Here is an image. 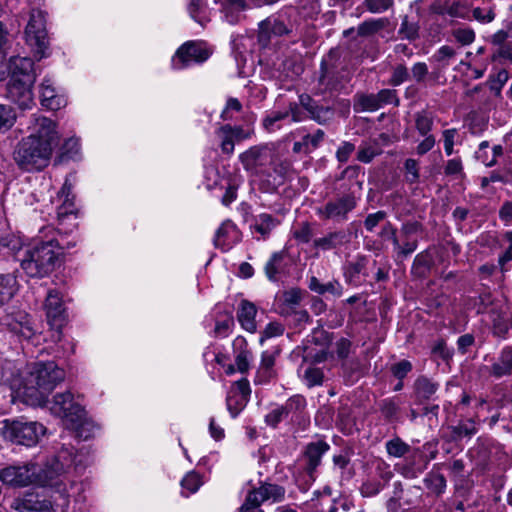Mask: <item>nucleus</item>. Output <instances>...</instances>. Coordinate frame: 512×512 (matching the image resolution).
<instances>
[{
	"instance_id": "1",
	"label": "nucleus",
	"mask_w": 512,
	"mask_h": 512,
	"mask_svg": "<svg viewBox=\"0 0 512 512\" xmlns=\"http://www.w3.org/2000/svg\"><path fill=\"white\" fill-rule=\"evenodd\" d=\"M64 378L63 369L53 361L31 363L16 391L17 397L27 405L43 406L47 403L49 394Z\"/></svg>"
},
{
	"instance_id": "2",
	"label": "nucleus",
	"mask_w": 512,
	"mask_h": 512,
	"mask_svg": "<svg viewBox=\"0 0 512 512\" xmlns=\"http://www.w3.org/2000/svg\"><path fill=\"white\" fill-rule=\"evenodd\" d=\"M58 260L54 240L27 246L22 250L20 266L29 277H44L52 272Z\"/></svg>"
},
{
	"instance_id": "3",
	"label": "nucleus",
	"mask_w": 512,
	"mask_h": 512,
	"mask_svg": "<svg viewBox=\"0 0 512 512\" xmlns=\"http://www.w3.org/2000/svg\"><path fill=\"white\" fill-rule=\"evenodd\" d=\"M53 149L46 141L25 137L14 150V160L23 170H40L48 165Z\"/></svg>"
},
{
	"instance_id": "4",
	"label": "nucleus",
	"mask_w": 512,
	"mask_h": 512,
	"mask_svg": "<svg viewBox=\"0 0 512 512\" xmlns=\"http://www.w3.org/2000/svg\"><path fill=\"white\" fill-rule=\"evenodd\" d=\"M239 161L243 169L259 179L271 177L270 164H273V152L267 145H255L240 153Z\"/></svg>"
},
{
	"instance_id": "5",
	"label": "nucleus",
	"mask_w": 512,
	"mask_h": 512,
	"mask_svg": "<svg viewBox=\"0 0 512 512\" xmlns=\"http://www.w3.org/2000/svg\"><path fill=\"white\" fill-rule=\"evenodd\" d=\"M45 432L46 429L41 423L24 420L5 421L2 429L6 439L28 447L36 445Z\"/></svg>"
},
{
	"instance_id": "6",
	"label": "nucleus",
	"mask_w": 512,
	"mask_h": 512,
	"mask_svg": "<svg viewBox=\"0 0 512 512\" xmlns=\"http://www.w3.org/2000/svg\"><path fill=\"white\" fill-rule=\"evenodd\" d=\"M25 36L28 44L32 47L35 56L39 60L47 56L48 39L46 19L43 11L38 9L31 11L28 24L25 28Z\"/></svg>"
},
{
	"instance_id": "7",
	"label": "nucleus",
	"mask_w": 512,
	"mask_h": 512,
	"mask_svg": "<svg viewBox=\"0 0 512 512\" xmlns=\"http://www.w3.org/2000/svg\"><path fill=\"white\" fill-rule=\"evenodd\" d=\"M422 231L423 226L418 221H407L401 225L393 244L396 260H403L416 251L418 247L417 236Z\"/></svg>"
},
{
	"instance_id": "8",
	"label": "nucleus",
	"mask_w": 512,
	"mask_h": 512,
	"mask_svg": "<svg viewBox=\"0 0 512 512\" xmlns=\"http://www.w3.org/2000/svg\"><path fill=\"white\" fill-rule=\"evenodd\" d=\"M357 201L354 195L344 194L340 197L327 201L317 209V215L323 219L335 223H342L348 220L349 213L354 210Z\"/></svg>"
},
{
	"instance_id": "9",
	"label": "nucleus",
	"mask_w": 512,
	"mask_h": 512,
	"mask_svg": "<svg viewBox=\"0 0 512 512\" xmlns=\"http://www.w3.org/2000/svg\"><path fill=\"white\" fill-rule=\"evenodd\" d=\"M210 56V51L204 43L188 41L181 45L172 59V66L176 70H181L192 64L205 62Z\"/></svg>"
},
{
	"instance_id": "10",
	"label": "nucleus",
	"mask_w": 512,
	"mask_h": 512,
	"mask_svg": "<svg viewBox=\"0 0 512 512\" xmlns=\"http://www.w3.org/2000/svg\"><path fill=\"white\" fill-rule=\"evenodd\" d=\"M36 463L11 465L0 470L1 481L11 487L36 485Z\"/></svg>"
},
{
	"instance_id": "11",
	"label": "nucleus",
	"mask_w": 512,
	"mask_h": 512,
	"mask_svg": "<svg viewBox=\"0 0 512 512\" xmlns=\"http://www.w3.org/2000/svg\"><path fill=\"white\" fill-rule=\"evenodd\" d=\"M27 129L29 131L27 137H33L38 141H46L53 148L58 144L59 134L56 130V123L43 115H32Z\"/></svg>"
},
{
	"instance_id": "12",
	"label": "nucleus",
	"mask_w": 512,
	"mask_h": 512,
	"mask_svg": "<svg viewBox=\"0 0 512 512\" xmlns=\"http://www.w3.org/2000/svg\"><path fill=\"white\" fill-rule=\"evenodd\" d=\"M11 508L17 512H56L52 501L36 492H25L16 497Z\"/></svg>"
},
{
	"instance_id": "13",
	"label": "nucleus",
	"mask_w": 512,
	"mask_h": 512,
	"mask_svg": "<svg viewBox=\"0 0 512 512\" xmlns=\"http://www.w3.org/2000/svg\"><path fill=\"white\" fill-rule=\"evenodd\" d=\"M31 78L25 80L10 79L7 83L6 96L20 109H29L34 105Z\"/></svg>"
},
{
	"instance_id": "14",
	"label": "nucleus",
	"mask_w": 512,
	"mask_h": 512,
	"mask_svg": "<svg viewBox=\"0 0 512 512\" xmlns=\"http://www.w3.org/2000/svg\"><path fill=\"white\" fill-rule=\"evenodd\" d=\"M284 497V489L275 484H264L259 488L250 491L246 497L245 503L242 506H248V509H253L265 502L271 500L272 502L280 501Z\"/></svg>"
},
{
	"instance_id": "15",
	"label": "nucleus",
	"mask_w": 512,
	"mask_h": 512,
	"mask_svg": "<svg viewBox=\"0 0 512 512\" xmlns=\"http://www.w3.org/2000/svg\"><path fill=\"white\" fill-rule=\"evenodd\" d=\"M82 408L80 404L74 401L73 395L69 391L56 394L49 407L52 414L63 419L64 425Z\"/></svg>"
},
{
	"instance_id": "16",
	"label": "nucleus",
	"mask_w": 512,
	"mask_h": 512,
	"mask_svg": "<svg viewBox=\"0 0 512 512\" xmlns=\"http://www.w3.org/2000/svg\"><path fill=\"white\" fill-rule=\"evenodd\" d=\"M250 386L247 379L237 381L227 395V409L232 417H236L246 406L250 395Z\"/></svg>"
},
{
	"instance_id": "17",
	"label": "nucleus",
	"mask_w": 512,
	"mask_h": 512,
	"mask_svg": "<svg viewBox=\"0 0 512 512\" xmlns=\"http://www.w3.org/2000/svg\"><path fill=\"white\" fill-rule=\"evenodd\" d=\"M1 322L11 332L25 339H30L35 333L29 315L23 311L8 313L1 318Z\"/></svg>"
},
{
	"instance_id": "18",
	"label": "nucleus",
	"mask_w": 512,
	"mask_h": 512,
	"mask_svg": "<svg viewBox=\"0 0 512 512\" xmlns=\"http://www.w3.org/2000/svg\"><path fill=\"white\" fill-rule=\"evenodd\" d=\"M60 458L65 459V456L61 453L58 458L48 461L43 467L36 464V485H56V479L64 473V464L60 461Z\"/></svg>"
},
{
	"instance_id": "19",
	"label": "nucleus",
	"mask_w": 512,
	"mask_h": 512,
	"mask_svg": "<svg viewBox=\"0 0 512 512\" xmlns=\"http://www.w3.org/2000/svg\"><path fill=\"white\" fill-rule=\"evenodd\" d=\"M45 309L49 325L59 331L65 322V309L57 291H49L46 297Z\"/></svg>"
},
{
	"instance_id": "20",
	"label": "nucleus",
	"mask_w": 512,
	"mask_h": 512,
	"mask_svg": "<svg viewBox=\"0 0 512 512\" xmlns=\"http://www.w3.org/2000/svg\"><path fill=\"white\" fill-rule=\"evenodd\" d=\"M65 427L75 433V436L82 440H88L93 437L97 425L90 419L84 408H82L73 418H70Z\"/></svg>"
},
{
	"instance_id": "21",
	"label": "nucleus",
	"mask_w": 512,
	"mask_h": 512,
	"mask_svg": "<svg viewBox=\"0 0 512 512\" xmlns=\"http://www.w3.org/2000/svg\"><path fill=\"white\" fill-rule=\"evenodd\" d=\"M299 102L309 113L310 118L320 125H325L334 118V110L332 108L319 105L309 95H300Z\"/></svg>"
},
{
	"instance_id": "22",
	"label": "nucleus",
	"mask_w": 512,
	"mask_h": 512,
	"mask_svg": "<svg viewBox=\"0 0 512 512\" xmlns=\"http://www.w3.org/2000/svg\"><path fill=\"white\" fill-rule=\"evenodd\" d=\"M287 25L277 17H268L259 23L258 41L266 46L272 35L282 36L290 33Z\"/></svg>"
},
{
	"instance_id": "23",
	"label": "nucleus",
	"mask_w": 512,
	"mask_h": 512,
	"mask_svg": "<svg viewBox=\"0 0 512 512\" xmlns=\"http://www.w3.org/2000/svg\"><path fill=\"white\" fill-rule=\"evenodd\" d=\"M9 78L35 82L34 63L28 57L14 56L9 60Z\"/></svg>"
},
{
	"instance_id": "24",
	"label": "nucleus",
	"mask_w": 512,
	"mask_h": 512,
	"mask_svg": "<svg viewBox=\"0 0 512 512\" xmlns=\"http://www.w3.org/2000/svg\"><path fill=\"white\" fill-rule=\"evenodd\" d=\"M350 242V236L344 230L329 232L313 241V247L322 252L338 249Z\"/></svg>"
},
{
	"instance_id": "25",
	"label": "nucleus",
	"mask_w": 512,
	"mask_h": 512,
	"mask_svg": "<svg viewBox=\"0 0 512 512\" xmlns=\"http://www.w3.org/2000/svg\"><path fill=\"white\" fill-rule=\"evenodd\" d=\"M329 450V445L324 441H316L307 445L304 458H305V470L310 478L313 479V472L321 462L323 454Z\"/></svg>"
},
{
	"instance_id": "26",
	"label": "nucleus",
	"mask_w": 512,
	"mask_h": 512,
	"mask_svg": "<svg viewBox=\"0 0 512 512\" xmlns=\"http://www.w3.org/2000/svg\"><path fill=\"white\" fill-rule=\"evenodd\" d=\"M238 241L239 232L236 226L229 220L224 221L216 231L214 245L217 248L227 251Z\"/></svg>"
},
{
	"instance_id": "27",
	"label": "nucleus",
	"mask_w": 512,
	"mask_h": 512,
	"mask_svg": "<svg viewBox=\"0 0 512 512\" xmlns=\"http://www.w3.org/2000/svg\"><path fill=\"white\" fill-rule=\"evenodd\" d=\"M41 105L50 110H59L66 105L63 96L58 95L50 79H44L40 85Z\"/></svg>"
},
{
	"instance_id": "28",
	"label": "nucleus",
	"mask_w": 512,
	"mask_h": 512,
	"mask_svg": "<svg viewBox=\"0 0 512 512\" xmlns=\"http://www.w3.org/2000/svg\"><path fill=\"white\" fill-rule=\"evenodd\" d=\"M59 206L57 208V217L63 220L65 217L75 213L74 196L72 195V185L68 179L65 180L61 190L57 194Z\"/></svg>"
},
{
	"instance_id": "29",
	"label": "nucleus",
	"mask_w": 512,
	"mask_h": 512,
	"mask_svg": "<svg viewBox=\"0 0 512 512\" xmlns=\"http://www.w3.org/2000/svg\"><path fill=\"white\" fill-rule=\"evenodd\" d=\"M438 388L437 382L425 376L418 377L414 382V394L420 403L433 400Z\"/></svg>"
},
{
	"instance_id": "30",
	"label": "nucleus",
	"mask_w": 512,
	"mask_h": 512,
	"mask_svg": "<svg viewBox=\"0 0 512 512\" xmlns=\"http://www.w3.org/2000/svg\"><path fill=\"white\" fill-rule=\"evenodd\" d=\"M221 6L223 17L229 24L239 23L244 17V0H221Z\"/></svg>"
},
{
	"instance_id": "31",
	"label": "nucleus",
	"mask_w": 512,
	"mask_h": 512,
	"mask_svg": "<svg viewBox=\"0 0 512 512\" xmlns=\"http://www.w3.org/2000/svg\"><path fill=\"white\" fill-rule=\"evenodd\" d=\"M256 313V306L252 302L248 300L241 301L237 314L238 321L240 322L242 328L250 333L256 331Z\"/></svg>"
},
{
	"instance_id": "32",
	"label": "nucleus",
	"mask_w": 512,
	"mask_h": 512,
	"mask_svg": "<svg viewBox=\"0 0 512 512\" xmlns=\"http://www.w3.org/2000/svg\"><path fill=\"white\" fill-rule=\"evenodd\" d=\"M492 375L502 377L512 373V347H505L498 358V361L492 365Z\"/></svg>"
},
{
	"instance_id": "33",
	"label": "nucleus",
	"mask_w": 512,
	"mask_h": 512,
	"mask_svg": "<svg viewBox=\"0 0 512 512\" xmlns=\"http://www.w3.org/2000/svg\"><path fill=\"white\" fill-rule=\"evenodd\" d=\"M308 287L311 291L320 295L326 293L337 297L342 295V286L337 280H332L323 284L315 276H312L309 279Z\"/></svg>"
},
{
	"instance_id": "34",
	"label": "nucleus",
	"mask_w": 512,
	"mask_h": 512,
	"mask_svg": "<svg viewBox=\"0 0 512 512\" xmlns=\"http://www.w3.org/2000/svg\"><path fill=\"white\" fill-rule=\"evenodd\" d=\"M415 129L421 136L430 135L434 125V115L427 110H421L413 115Z\"/></svg>"
},
{
	"instance_id": "35",
	"label": "nucleus",
	"mask_w": 512,
	"mask_h": 512,
	"mask_svg": "<svg viewBox=\"0 0 512 512\" xmlns=\"http://www.w3.org/2000/svg\"><path fill=\"white\" fill-rule=\"evenodd\" d=\"M381 152L382 150L377 140L365 141L359 146L357 160L362 163H370Z\"/></svg>"
},
{
	"instance_id": "36",
	"label": "nucleus",
	"mask_w": 512,
	"mask_h": 512,
	"mask_svg": "<svg viewBox=\"0 0 512 512\" xmlns=\"http://www.w3.org/2000/svg\"><path fill=\"white\" fill-rule=\"evenodd\" d=\"M286 256L284 251L275 252L265 265V274L271 281H276L278 275L283 271V260Z\"/></svg>"
},
{
	"instance_id": "37",
	"label": "nucleus",
	"mask_w": 512,
	"mask_h": 512,
	"mask_svg": "<svg viewBox=\"0 0 512 512\" xmlns=\"http://www.w3.org/2000/svg\"><path fill=\"white\" fill-rule=\"evenodd\" d=\"M216 136L220 140V148L222 153L227 155L233 154L235 140L232 135V126L229 124L220 126L216 131Z\"/></svg>"
},
{
	"instance_id": "38",
	"label": "nucleus",
	"mask_w": 512,
	"mask_h": 512,
	"mask_svg": "<svg viewBox=\"0 0 512 512\" xmlns=\"http://www.w3.org/2000/svg\"><path fill=\"white\" fill-rule=\"evenodd\" d=\"M477 431L476 423L472 419H469L451 427V439L458 441L466 437L471 438Z\"/></svg>"
},
{
	"instance_id": "39",
	"label": "nucleus",
	"mask_w": 512,
	"mask_h": 512,
	"mask_svg": "<svg viewBox=\"0 0 512 512\" xmlns=\"http://www.w3.org/2000/svg\"><path fill=\"white\" fill-rule=\"evenodd\" d=\"M488 312L491 313L492 316L494 334L499 337H505L512 326L510 319L507 315L497 312L493 307Z\"/></svg>"
},
{
	"instance_id": "40",
	"label": "nucleus",
	"mask_w": 512,
	"mask_h": 512,
	"mask_svg": "<svg viewBox=\"0 0 512 512\" xmlns=\"http://www.w3.org/2000/svg\"><path fill=\"white\" fill-rule=\"evenodd\" d=\"M188 12L191 18L202 26L209 21V11L204 4V0H190Z\"/></svg>"
},
{
	"instance_id": "41",
	"label": "nucleus",
	"mask_w": 512,
	"mask_h": 512,
	"mask_svg": "<svg viewBox=\"0 0 512 512\" xmlns=\"http://www.w3.org/2000/svg\"><path fill=\"white\" fill-rule=\"evenodd\" d=\"M233 345L241 348L235 357L237 370L241 373H246L249 370L251 359V353L247 349L242 348L243 346H246V342L243 338H237Z\"/></svg>"
},
{
	"instance_id": "42",
	"label": "nucleus",
	"mask_w": 512,
	"mask_h": 512,
	"mask_svg": "<svg viewBox=\"0 0 512 512\" xmlns=\"http://www.w3.org/2000/svg\"><path fill=\"white\" fill-rule=\"evenodd\" d=\"M16 291V279L14 276L0 275V305L8 302Z\"/></svg>"
},
{
	"instance_id": "43",
	"label": "nucleus",
	"mask_w": 512,
	"mask_h": 512,
	"mask_svg": "<svg viewBox=\"0 0 512 512\" xmlns=\"http://www.w3.org/2000/svg\"><path fill=\"white\" fill-rule=\"evenodd\" d=\"M389 24L387 18L370 19L364 21L358 26L360 36H370L384 29Z\"/></svg>"
},
{
	"instance_id": "44",
	"label": "nucleus",
	"mask_w": 512,
	"mask_h": 512,
	"mask_svg": "<svg viewBox=\"0 0 512 512\" xmlns=\"http://www.w3.org/2000/svg\"><path fill=\"white\" fill-rule=\"evenodd\" d=\"M388 455L396 458L403 457L410 451V446L399 437H395L385 444Z\"/></svg>"
},
{
	"instance_id": "45",
	"label": "nucleus",
	"mask_w": 512,
	"mask_h": 512,
	"mask_svg": "<svg viewBox=\"0 0 512 512\" xmlns=\"http://www.w3.org/2000/svg\"><path fill=\"white\" fill-rule=\"evenodd\" d=\"M288 118V114L286 112V109L279 110V111H272L268 113L262 121L263 127L269 131L273 132L277 129H280V125L278 124L280 121L285 120Z\"/></svg>"
},
{
	"instance_id": "46",
	"label": "nucleus",
	"mask_w": 512,
	"mask_h": 512,
	"mask_svg": "<svg viewBox=\"0 0 512 512\" xmlns=\"http://www.w3.org/2000/svg\"><path fill=\"white\" fill-rule=\"evenodd\" d=\"M440 14H447L451 17L465 18L468 14L467 7L460 1L446 2L438 10Z\"/></svg>"
},
{
	"instance_id": "47",
	"label": "nucleus",
	"mask_w": 512,
	"mask_h": 512,
	"mask_svg": "<svg viewBox=\"0 0 512 512\" xmlns=\"http://www.w3.org/2000/svg\"><path fill=\"white\" fill-rule=\"evenodd\" d=\"M274 364L275 356L268 351H264L261 356V363L258 370L259 377H262L261 381H266L272 377Z\"/></svg>"
},
{
	"instance_id": "48",
	"label": "nucleus",
	"mask_w": 512,
	"mask_h": 512,
	"mask_svg": "<svg viewBox=\"0 0 512 512\" xmlns=\"http://www.w3.org/2000/svg\"><path fill=\"white\" fill-rule=\"evenodd\" d=\"M399 34L402 38L409 41H414L419 37V25L417 22L409 21L408 17L405 16L402 19V23L399 29Z\"/></svg>"
},
{
	"instance_id": "49",
	"label": "nucleus",
	"mask_w": 512,
	"mask_h": 512,
	"mask_svg": "<svg viewBox=\"0 0 512 512\" xmlns=\"http://www.w3.org/2000/svg\"><path fill=\"white\" fill-rule=\"evenodd\" d=\"M16 121L12 107L0 104V133L8 131Z\"/></svg>"
},
{
	"instance_id": "50",
	"label": "nucleus",
	"mask_w": 512,
	"mask_h": 512,
	"mask_svg": "<svg viewBox=\"0 0 512 512\" xmlns=\"http://www.w3.org/2000/svg\"><path fill=\"white\" fill-rule=\"evenodd\" d=\"M367 264V258L365 256H358L355 261L350 262L346 267L345 274L350 281H354L360 274L363 273Z\"/></svg>"
},
{
	"instance_id": "51",
	"label": "nucleus",
	"mask_w": 512,
	"mask_h": 512,
	"mask_svg": "<svg viewBox=\"0 0 512 512\" xmlns=\"http://www.w3.org/2000/svg\"><path fill=\"white\" fill-rule=\"evenodd\" d=\"M277 221L269 214H261L255 225L256 231L262 235H267L270 231L275 228Z\"/></svg>"
},
{
	"instance_id": "52",
	"label": "nucleus",
	"mask_w": 512,
	"mask_h": 512,
	"mask_svg": "<svg viewBox=\"0 0 512 512\" xmlns=\"http://www.w3.org/2000/svg\"><path fill=\"white\" fill-rule=\"evenodd\" d=\"M201 484L202 482L200 476L194 472L188 473L181 481V486L183 490L188 491V494H186L185 496H188L191 493H195L201 486Z\"/></svg>"
},
{
	"instance_id": "53",
	"label": "nucleus",
	"mask_w": 512,
	"mask_h": 512,
	"mask_svg": "<svg viewBox=\"0 0 512 512\" xmlns=\"http://www.w3.org/2000/svg\"><path fill=\"white\" fill-rule=\"evenodd\" d=\"M323 377V372L319 368L309 367L304 373V380L308 387L321 385Z\"/></svg>"
},
{
	"instance_id": "54",
	"label": "nucleus",
	"mask_w": 512,
	"mask_h": 512,
	"mask_svg": "<svg viewBox=\"0 0 512 512\" xmlns=\"http://www.w3.org/2000/svg\"><path fill=\"white\" fill-rule=\"evenodd\" d=\"M508 79L509 74L507 70L502 69L498 71L496 76L490 81V90L493 91L496 96H499Z\"/></svg>"
},
{
	"instance_id": "55",
	"label": "nucleus",
	"mask_w": 512,
	"mask_h": 512,
	"mask_svg": "<svg viewBox=\"0 0 512 512\" xmlns=\"http://www.w3.org/2000/svg\"><path fill=\"white\" fill-rule=\"evenodd\" d=\"M358 103L365 111H376L381 107L377 94L361 95L358 98Z\"/></svg>"
},
{
	"instance_id": "56",
	"label": "nucleus",
	"mask_w": 512,
	"mask_h": 512,
	"mask_svg": "<svg viewBox=\"0 0 512 512\" xmlns=\"http://www.w3.org/2000/svg\"><path fill=\"white\" fill-rule=\"evenodd\" d=\"M406 179L409 183H415L419 179L418 162L415 159L409 158L404 164Z\"/></svg>"
},
{
	"instance_id": "57",
	"label": "nucleus",
	"mask_w": 512,
	"mask_h": 512,
	"mask_svg": "<svg viewBox=\"0 0 512 512\" xmlns=\"http://www.w3.org/2000/svg\"><path fill=\"white\" fill-rule=\"evenodd\" d=\"M365 5L371 13H381L393 5V0H365Z\"/></svg>"
},
{
	"instance_id": "58",
	"label": "nucleus",
	"mask_w": 512,
	"mask_h": 512,
	"mask_svg": "<svg viewBox=\"0 0 512 512\" xmlns=\"http://www.w3.org/2000/svg\"><path fill=\"white\" fill-rule=\"evenodd\" d=\"M377 98L379 100L381 107L385 104H394L395 106H397L399 104V99L397 97V93L393 89L380 90L377 93Z\"/></svg>"
},
{
	"instance_id": "59",
	"label": "nucleus",
	"mask_w": 512,
	"mask_h": 512,
	"mask_svg": "<svg viewBox=\"0 0 512 512\" xmlns=\"http://www.w3.org/2000/svg\"><path fill=\"white\" fill-rule=\"evenodd\" d=\"M408 76L409 74L407 68L402 64L397 65L393 69L389 83L393 86H399L408 79Z\"/></svg>"
},
{
	"instance_id": "60",
	"label": "nucleus",
	"mask_w": 512,
	"mask_h": 512,
	"mask_svg": "<svg viewBox=\"0 0 512 512\" xmlns=\"http://www.w3.org/2000/svg\"><path fill=\"white\" fill-rule=\"evenodd\" d=\"M325 133L323 130L318 129L314 134H307L303 137V144L307 145L309 151L316 149L323 141Z\"/></svg>"
},
{
	"instance_id": "61",
	"label": "nucleus",
	"mask_w": 512,
	"mask_h": 512,
	"mask_svg": "<svg viewBox=\"0 0 512 512\" xmlns=\"http://www.w3.org/2000/svg\"><path fill=\"white\" fill-rule=\"evenodd\" d=\"M293 236L301 243H308L313 236V232L309 223H302L298 229L294 230Z\"/></svg>"
},
{
	"instance_id": "62",
	"label": "nucleus",
	"mask_w": 512,
	"mask_h": 512,
	"mask_svg": "<svg viewBox=\"0 0 512 512\" xmlns=\"http://www.w3.org/2000/svg\"><path fill=\"white\" fill-rule=\"evenodd\" d=\"M387 214L385 211H377L375 213H371L367 215L364 221V226L366 230L373 231L374 228L386 218Z\"/></svg>"
},
{
	"instance_id": "63",
	"label": "nucleus",
	"mask_w": 512,
	"mask_h": 512,
	"mask_svg": "<svg viewBox=\"0 0 512 512\" xmlns=\"http://www.w3.org/2000/svg\"><path fill=\"white\" fill-rule=\"evenodd\" d=\"M287 414L288 412L286 407H278L266 415V423L271 426H276L287 416Z\"/></svg>"
},
{
	"instance_id": "64",
	"label": "nucleus",
	"mask_w": 512,
	"mask_h": 512,
	"mask_svg": "<svg viewBox=\"0 0 512 512\" xmlns=\"http://www.w3.org/2000/svg\"><path fill=\"white\" fill-rule=\"evenodd\" d=\"M455 39L462 45H469L475 39V33L472 29H456L453 32Z\"/></svg>"
}]
</instances>
